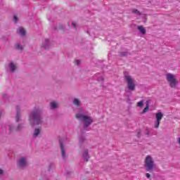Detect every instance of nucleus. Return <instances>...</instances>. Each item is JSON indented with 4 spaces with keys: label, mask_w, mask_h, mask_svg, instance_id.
Returning <instances> with one entry per match:
<instances>
[{
    "label": "nucleus",
    "mask_w": 180,
    "mask_h": 180,
    "mask_svg": "<svg viewBox=\"0 0 180 180\" xmlns=\"http://www.w3.org/2000/svg\"><path fill=\"white\" fill-rule=\"evenodd\" d=\"M146 176L148 178V179H150V178H151V174H150V173H146Z\"/></svg>",
    "instance_id": "a878e982"
},
{
    "label": "nucleus",
    "mask_w": 180,
    "mask_h": 180,
    "mask_svg": "<svg viewBox=\"0 0 180 180\" xmlns=\"http://www.w3.org/2000/svg\"><path fill=\"white\" fill-rule=\"evenodd\" d=\"M3 98L4 99H7V98H8V94H3Z\"/></svg>",
    "instance_id": "c85d7f7f"
},
{
    "label": "nucleus",
    "mask_w": 180,
    "mask_h": 180,
    "mask_svg": "<svg viewBox=\"0 0 180 180\" xmlns=\"http://www.w3.org/2000/svg\"><path fill=\"white\" fill-rule=\"evenodd\" d=\"M156 122H155V129H158L160 127V123L161 120H162V117H164V115L162 112H158L155 114Z\"/></svg>",
    "instance_id": "6e6552de"
},
{
    "label": "nucleus",
    "mask_w": 180,
    "mask_h": 180,
    "mask_svg": "<svg viewBox=\"0 0 180 180\" xmlns=\"http://www.w3.org/2000/svg\"><path fill=\"white\" fill-rule=\"evenodd\" d=\"M75 116L76 119H77L79 122H82L83 123L84 129L89 127V126L94 123L92 117L89 116L88 112L83 109H80Z\"/></svg>",
    "instance_id": "f03ea898"
},
{
    "label": "nucleus",
    "mask_w": 180,
    "mask_h": 180,
    "mask_svg": "<svg viewBox=\"0 0 180 180\" xmlns=\"http://www.w3.org/2000/svg\"><path fill=\"white\" fill-rule=\"evenodd\" d=\"M41 134V131L40 130L39 128H35L33 134H32V137L33 139H37V137L40 136V134Z\"/></svg>",
    "instance_id": "ddd939ff"
},
{
    "label": "nucleus",
    "mask_w": 180,
    "mask_h": 180,
    "mask_svg": "<svg viewBox=\"0 0 180 180\" xmlns=\"http://www.w3.org/2000/svg\"><path fill=\"white\" fill-rule=\"evenodd\" d=\"M144 167L147 172H153L155 168V163L154 159L151 155H148L144 160Z\"/></svg>",
    "instance_id": "20e7f679"
},
{
    "label": "nucleus",
    "mask_w": 180,
    "mask_h": 180,
    "mask_svg": "<svg viewBox=\"0 0 180 180\" xmlns=\"http://www.w3.org/2000/svg\"><path fill=\"white\" fill-rule=\"evenodd\" d=\"M146 134L148 136V134H150V132H147Z\"/></svg>",
    "instance_id": "72a5a7b5"
},
{
    "label": "nucleus",
    "mask_w": 180,
    "mask_h": 180,
    "mask_svg": "<svg viewBox=\"0 0 180 180\" xmlns=\"http://www.w3.org/2000/svg\"><path fill=\"white\" fill-rule=\"evenodd\" d=\"M85 136L82 135L79 137V144H82L85 141Z\"/></svg>",
    "instance_id": "aec40b11"
},
{
    "label": "nucleus",
    "mask_w": 180,
    "mask_h": 180,
    "mask_svg": "<svg viewBox=\"0 0 180 180\" xmlns=\"http://www.w3.org/2000/svg\"><path fill=\"white\" fill-rule=\"evenodd\" d=\"M2 174H4V170L0 169V175H2Z\"/></svg>",
    "instance_id": "7c9ffc66"
},
{
    "label": "nucleus",
    "mask_w": 180,
    "mask_h": 180,
    "mask_svg": "<svg viewBox=\"0 0 180 180\" xmlns=\"http://www.w3.org/2000/svg\"><path fill=\"white\" fill-rule=\"evenodd\" d=\"M132 13H135L136 15H139V16L141 15V13L137 9L132 10Z\"/></svg>",
    "instance_id": "5701e85b"
},
{
    "label": "nucleus",
    "mask_w": 180,
    "mask_h": 180,
    "mask_svg": "<svg viewBox=\"0 0 180 180\" xmlns=\"http://www.w3.org/2000/svg\"><path fill=\"white\" fill-rule=\"evenodd\" d=\"M50 46H51V44H50V40L48 39H45L44 41H42L41 44V49H44V50L49 49Z\"/></svg>",
    "instance_id": "9d476101"
},
{
    "label": "nucleus",
    "mask_w": 180,
    "mask_h": 180,
    "mask_svg": "<svg viewBox=\"0 0 180 180\" xmlns=\"http://www.w3.org/2000/svg\"><path fill=\"white\" fill-rule=\"evenodd\" d=\"M72 103L75 106H77V108H79L81 106V101L78 98H74Z\"/></svg>",
    "instance_id": "f3484780"
},
{
    "label": "nucleus",
    "mask_w": 180,
    "mask_h": 180,
    "mask_svg": "<svg viewBox=\"0 0 180 180\" xmlns=\"http://www.w3.org/2000/svg\"><path fill=\"white\" fill-rule=\"evenodd\" d=\"M8 68L10 72H15L16 71V69L18 68V65L13 62H11L8 64Z\"/></svg>",
    "instance_id": "f8f14e48"
},
{
    "label": "nucleus",
    "mask_w": 180,
    "mask_h": 180,
    "mask_svg": "<svg viewBox=\"0 0 180 180\" xmlns=\"http://www.w3.org/2000/svg\"><path fill=\"white\" fill-rule=\"evenodd\" d=\"M76 64L77 65H79V64H81V60H76Z\"/></svg>",
    "instance_id": "c756f323"
},
{
    "label": "nucleus",
    "mask_w": 180,
    "mask_h": 180,
    "mask_svg": "<svg viewBox=\"0 0 180 180\" xmlns=\"http://www.w3.org/2000/svg\"><path fill=\"white\" fill-rule=\"evenodd\" d=\"M8 134L13 133V131H20L25 129L23 124H19L16 127L13 124L8 125Z\"/></svg>",
    "instance_id": "423d86ee"
},
{
    "label": "nucleus",
    "mask_w": 180,
    "mask_h": 180,
    "mask_svg": "<svg viewBox=\"0 0 180 180\" xmlns=\"http://www.w3.org/2000/svg\"><path fill=\"white\" fill-rule=\"evenodd\" d=\"M124 79L125 82L127 84V88L129 92H133L136 90V80L129 75L128 72H124Z\"/></svg>",
    "instance_id": "7ed1b4c3"
},
{
    "label": "nucleus",
    "mask_w": 180,
    "mask_h": 180,
    "mask_svg": "<svg viewBox=\"0 0 180 180\" xmlns=\"http://www.w3.org/2000/svg\"><path fill=\"white\" fill-rule=\"evenodd\" d=\"M15 49H16V50H20V51H22V50H23V45H22L19 43H17L15 44Z\"/></svg>",
    "instance_id": "6ab92c4d"
},
{
    "label": "nucleus",
    "mask_w": 180,
    "mask_h": 180,
    "mask_svg": "<svg viewBox=\"0 0 180 180\" xmlns=\"http://www.w3.org/2000/svg\"><path fill=\"white\" fill-rule=\"evenodd\" d=\"M97 81H98V82H101V81H103V78L101 77H98L97 79Z\"/></svg>",
    "instance_id": "cd10ccee"
},
{
    "label": "nucleus",
    "mask_w": 180,
    "mask_h": 180,
    "mask_svg": "<svg viewBox=\"0 0 180 180\" xmlns=\"http://www.w3.org/2000/svg\"><path fill=\"white\" fill-rule=\"evenodd\" d=\"M178 143L180 145V137H179V139H178Z\"/></svg>",
    "instance_id": "473e14b6"
},
{
    "label": "nucleus",
    "mask_w": 180,
    "mask_h": 180,
    "mask_svg": "<svg viewBox=\"0 0 180 180\" xmlns=\"http://www.w3.org/2000/svg\"><path fill=\"white\" fill-rule=\"evenodd\" d=\"M141 133V131H139V132H138V134H137V136H138V137H140Z\"/></svg>",
    "instance_id": "2f4dec72"
},
{
    "label": "nucleus",
    "mask_w": 180,
    "mask_h": 180,
    "mask_svg": "<svg viewBox=\"0 0 180 180\" xmlns=\"http://www.w3.org/2000/svg\"><path fill=\"white\" fill-rule=\"evenodd\" d=\"M17 33H18V34H20L21 36H25L26 31L23 27H20L17 30Z\"/></svg>",
    "instance_id": "2eb2a0df"
},
{
    "label": "nucleus",
    "mask_w": 180,
    "mask_h": 180,
    "mask_svg": "<svg viewBox=\"0 0 180 180\" xmlns=\"http://www.w3.org/2000/svg\"><path fill=\"white\" fill-rule=\"evenodd\" d=\"M72 25L73 26V27H77V22H72Z\"/></svg>",
    "instance_id": "bb28decb"
},
{
    "label": "nucleus",
    "mask_w": 180,
    "mask_h": 180,
    "mask_svg": "<svg viewBox=\"0 0 180 180\" xmlns=\"http://www.w3.org/2000/svg\"><path fill=\"white\" fill-rule=\"evenodd\" d=\"M59 144L60 147V151H61V155L63 160H65V148L64 147V145L63 143V141L61 139L59 140Z\"/></svg>",
    "instance_id": "9b49d317"
},
{
    "label": "nucleus",
    "mask_w": 180,
    "mask_h": 180,
    "mask_svg": "<svg viewBox=\"0 0 180 180\" xmlns=\"http://www.w3.org/2000/svg\"><path fill=\"white\" fill-rule=\"evenodd\" d=\"M137 29L139 30L141 34H146V28L143 27V25H138Z\"/></svg>",
    "instance_id": "dca6fc26"
},
{
    "label": "nucleus",
    "mask_w": 180,
    "mask_h": 180,
    "mask_svg": "<svg viewBox=\"0 0 180 180\" xmlns=\"http://www.w3.org/2000/svg\"><path fill=\"white\" fill-rule=\"evenodd\" d=\"M129 56V53L124 51V52H120V57H127Z\"/></svg>",
    "instance_id": "412c9836"
},
{
    "label": "nucleus",
    "mask_w": 180,
    "mask_h": 180,
    "mask_svg": "<svg viewBox=\"0 0 180 180\" xmlns=\"http://www.w3.org/2000/svg\"><path fill=\"white\" fill-rule=\"evenodd\" d=\"M20 121V106H16V115H15V122Z\"/></svg>",
    "instance_id": "4468645a"
},
{
    "label": "nucleus",
    "mask_w": 180,
    "mask_h": 180,
    "mask_svg": "<svg viewBox=\"0 0 180 180\" xmlns=\"http://www.w3.org/2000/svg\"><path fill=\"white\" fill-rule=\"evenodd\" d=\"M148 109H150V105L147 103L146 107L143 110L142 113H146V112H148Z\"/></svg>",
    "instance_id": "4be33fe9"
},
{
    "label": "nucleus",
    "mask_w": 180,
    "mask_h": 180,
    "mask_svg": "<svg viewBox=\"0 0 180 180\" xmlns=\"http://www.w3.org/2000/svg\"><path fill=\"white\" fill-rule=\"evenodd\" d=\"M28 122L31 126L43 124V110L39 107H34L28 115Z\"/></svg>",
    "instance_id": "f257e3e1"
},
{
    "label": "nucleus",
    "mask_w": 180,
    "mask_h": 180,
    "mask_svg": "<svg viewBox=\"0 0 180 180\" xmlns=\"http://www.w3.org/2000/svg\"><path fill=\"white\" fill-rule=\"evenodd\" d=\"M82 158L86 162H88L89 161V153L88 149L83 150V152L82 153Z\"/></svg>",
    "instance_id": "1a4fd4ad"
},
{
    "label": "nucleus",
    "mask_w": 180,
    "mask_h": 180,
    "mask_svg": "<svg viewBox=\"0 0 180 180\" xmlns=\"http://www.w3.org/2000/svg\"><path fill=\"white\" fill-rule=\"evenodd\" d=\"M13 21H14V23H18V17L16 15H14Z\"/></svg>",
    "instance_id": "393cba45"
},
{
    "label": "nucleus",
    "mask_w": 180,
    "mask_h": 180,
    "mask_svg": "<svg viewBox=\"0 0 180 180\" xmlns=\"http://www.w3.org/2000/svg\"><path fill=\"white\" fill-rule=\"evenodd\" d=\"M166 79L169 83L170 88H176V86L178 84H179V82L178 79H176L175 75H172V73L166 74Z\"/></svg>",
    "instance_id": "39448f33"
},
{
    "label": "nucleus",
    "mask_w": 180,
    "mask_h": 180,
    "mask_svg": "<svg viewBox=\"0 0 180 180\" xmlns=\"http://www.w3.org/2000/svg\"><path fill=\"white\" fill-rule=\"evenodd\" d=\"M50 108L52 110L57 109V108H58V103H56L54 101H52L50 103Z\"/></svg>",
    "instance_id": "a211bd4d"
},
{
    "label": "nucleus",
    "mask_w": 180,
    "mask_h": 180,
    "mask_svg": "<svg viewBox=\"0 0 180 180\" xmlns=\"http://www.w3.org/2000/svg\"><path fill=\"white\" fill-rule=\"evenodd\" d=\"M143 105H144V101L142 100L137 103L138 108H142Z\"/></svg>",
    "instance_id": "b1692460"
},
{
    "label": "nucleus",
    "mask_w": 180,
    "mask_h": 180,
    "mask_svg": "<svg viewBox=\"0 0 180 180\" xmlns=\"http://www.w3.org/2000/svg\"><path fill=\"white\" fill-rule=\"evenodd\" d=\"M17 167L18 168H26L27 167V158L21 157L17 160Z\"/></svg>",
    "instance_id": "0eeeda50"
}]
</instances>
